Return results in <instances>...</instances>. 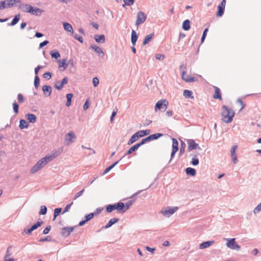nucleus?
Returning <instances> with one entry per match:
<instances>
[{"mask_svg":"<svg viewBox=\"0 0 261 261\" xmlns=\"http://www.w3.org/2000/svg\"><path fill=\"white\" fill-rule=\"evenodd\" d=\"M40 85V79L38 75H35L34 79V86L38 89Z\"/></svg>","mask_w":261,"mask_h":261,"instance_id":"obj_46","label":"nucleus"},{"mask_svg":"<svg viewBox=\"0 0 261 261\" xmlns=\"http://www.w3.org/2000/svg\"><path fill=\"white\" fill-rule=\"evenodd\" d=\"M183 95L186 98H194L193 96V92L189 90H185L184 91Z\"/></svg>","mask_w":261,"mask_h":261,"instance_id":"obj_37","label":"nucleus"},{"mask_svg":"<svg viewBox=\"0 0 261 261\" xmlns=\"http://www.w3.org/2000/svg\"><path fill=\"white\" fill-rule=\"evenodd\" d=\"M168 102L166 99H162L158 101L155 106V111L156 112L158 110L164 109L166 110L167 108Z\"/></svg>","mask_w":261,"mask_h":261,"instance_id":"obj_9","label":"nucleus"},{"mask_svg":"<svg viewBox=\"0 0 261 261\" xmlns=\"http://www.w3.org/2000/svg\"><path fill=\"white\" fill-rule=\"evenodd\" d=\"M261 211V202L258 204L254 209L253 213L254 214L258 213Z\"/></svg>","mask_w":261,"mask_h":261,"instance_id":"obj_52","label":"nucleus"},{"mask_svg":"<svg viewBox=\"0 0 261 261\" xmlns=\"http://www.w3.org/2000/svg\"><path fill=\"white\" fill-rule=\"evenodd\" d=\"M17 4L19 9L24 12L30 13L33 10V7L29 4L21 3V2Z\"/></svg>","mask_w":261,"mask_h":261,"instance_id":"obj_11","label":"nucleus"},{"mask_svg":"<svg viewBox=\"0 0 261 261\" xmlns=\"http://www.w3.org/2000/svg\"><path fill=\"white\" fill-rule=\"evenodd\" d=\"M135 201V199L129 200L124 204V210H125V211L130 207V206L133 204Z\"/></svg>","mask_w":261,"mask_h":261,"instance_id":"obj_42","label":"nucleus"},{"mask_svg":"<svg viewBox=\"0 0 261 261\" xmlns=\"http://www.w3.org/2000/svg\"><path fill=\"white\" fill-rule=\"evenodd\" d=\"M214 243V241H208L204 242L199 245V248L200 249H203L205 248H207L209 247L210 246H211L212 245H213Z\"/></svg>","mask_w":261,"mask_h":261,"instance_id":"obj_18","label":"nucleus"},{"mask_svg":"<svg viewBox=\"0 0 261 261\" xmlns=\"http://www.w3.org/2000/svg\"><path fill=\"white\" fill-rule=\"evenodd\" d=\"M43 223L42 222H39V221H38L35 224H34V225H33L31 228L33 230H35L37 228H38L39 227H40L42 224Z\"/></svg>","mask_w":261,"mask_h":261,"instance_id":"obj_50","label":"nucleus"},{"mask_svg":"<svg viewBox=\"0 0 261 261\" xmlns=\"http://www.w3.org/2000/svg\"><path fill=\"white\" fill-rule=\"evenodd\" d=\"M187 144H188V151H190L193 149H196L197 148L199 150L201 149L200 147L199 146L198 144L196 143L195 141L193 139H188L187 140Z\"/></svg>","mask_w":261,"mask_h":261,"instance_id":"obj_10","label":"nucleus"},{"mask_svg":"<svg viewBox=\"0 0 261 261\" xmlns=\"http://www.w3.org/2000/svg\"><path fill=\"white\" fill-rule=\"evenodd\" d=\"M228 241L226 245L227 246L233 250H239L241 249L240 246H239L235 241V239H227Z\"/></svg>","mask_w":261,"mask_h":261,"instance_id":"obj_7","label":"nucleus"},{"mask_svg":"<svg viewBox=\"0 0 261 261\" xmlns=\"http://www.w3.org/2000/svg\"><path fill=\"white\" fill-rule=\"evenodd\" d=\"M181 77H182V79L183 80H184L185 81L187 82H189V80H190V77H191V76L189 75H188L186 71H184L182 72V75H181Z\"/></svg>","mask_w":261,"mask_h":261,"instance_id":"obj_45","label":"nucleus"},{"mask_svg":"<svg viewBox=\"0 0 261 261\" xmlns=\"http://www.w3.org/2000/svg\"><path fill=\"white\" fill-rule=\"evenodd\" d=\"M47 213V208L45 205H42L40 207V210L39 211V214L44 215Z\"/></svg>","mask_w":261,"mask_h":261,"instance_id":"obj_48","label":"nucleus"},{"mask_svg":"<svg viewBox=\"0 0 261 261\" xmlns=\"http://www.w3.org/2000/svg\"><path fill=\"white\" fill-rule=\"evenodd\" d=\"M51 241V237L49 236H48L46 237L45 238L40 239L39 241L40 242H42Z\"/></svg>","mask_w":261,"mask_h":261,"instance_id":"obj_60","label":"nucleus"},{"mask_svg":"<svg viewBox=\"0 0 261 261\" xmlns=\"http://www.w3.org/2000/svg\"><path fill=\"white\" fill-rule=\"evenodd\" d=\"M18 101L19 103H23L24 101V98L23 95L19 93L17 95Z\"/></svg>","mask_w":261,"mask_h":261,"instance_id":"obj_59","label":"nucleus"},{"mask_svg":"<svg viewBox=\"0 0 261 261\" xmlns=\"http://www.w3.org/2000/svg\"><path fill=\"white\" fill-rule=\"evenodd\" d=\"M177 210L178 207L177 206H174L172 208L170 207H167L163 208L161 211V213L165 217L168 218L176 212Z\"/></svg>","mask_w":261,"mask_h":261,"instance_id":"obj_3","label":"nucleus"},{"mask_svg":"<svg viewBox=\"0 0 261 261\" xmlns=\"http://www.w3.org/2000/svg\"><path fill=\"white\" fill-rule=\"evenodd\" d=\"M63 24L64 29L65 31L71 33L72 34L73 33V29L72 25L70 24H69L68 22H63Z\"/></svg>","mask_w":261,"mask_h":261,"instance_id":"obj_23","label":"nucleus"},{"mask_svg":"<svg viewBox=\"0 0 261 261\" xmlns=\"http://www.w3.org/2000/svg\"><path fill=\"white\" fill-rule=\"evenodd\" d=\"M19 127L20 129H23L28 128L29 126V122L24 119H21L20 120Z\"/></svg>","mask_w":261,"mask_h":261,"instance_id":"obj_33","label":"nucleus"},{"mask_svg":"<svg viewBox=\"0 0 261 261\" xmlns=\"http://www.w3.org/2000/svg\"><path fill=\"white\" fill-rule=\"evenodd\" d=\"M237 145H233L231 147L230 153L232 157V160L234 164H236L238 161L237 155L236 153V150L237 149Z\"/></svg>","mask_w":261,"mask_h":261,"instance_id":"obj_13","label":"nucleus"},{"mask_svg":"<svg viewBox=\"0 0 261 261\" xmlns=\"http://www.w3.org/2000/svg\"><path fill=\"white\" fill-rule=\"evenodd\" d=\"M75 136L73 132H69L65 136V141H69L70 143H72L73 141L72 140L73 138H75Z\"/></svg>","mask_w":261,"mask_h":261,"instance_id":"obj_20","label":"nucleus"},{"mask_svg":"<svg viewBox=\"0 0 261 261\" xmlns=\"http://www.w3.org/2000/svg\"><path fill=\"white\" fill-rule=\"evenodd\" d=\"M42 91L45 96H49L50 95L52 92V88L48 85H44L42 88Z\"/></svg>","mask_w":261,"mask_h":261,"instance_id":"obj_16","label":"nucleus"},{"mask_svg":"<svg viewBox=\"0 0 261 261\" xmlns=\"http://www.w3.org/2000/svg\"><path fill=\"white\" fill-rule=\"evenodd\" d=\"M119 163V161L115 162L112 165L107 168L103 172V174H106L109 171H110L112 168H113L118 163Z\"/></svg>","mask_w":261,"mask_h":261,"instance_id":"obj_44","label":"nucleus"},{"mask_svg":"<svg viewBox=\"0 0 261 261\" xmlns=\"http://www.w3.org/2000/svg\"><path fill=\"white\" fill-rule=\"evenodd\" d=\"M186 173L187 175L195 176L196 174V171L195 169L191 167H188L186 169Z\"/></svg>","mask_w":261,"mask_h":261,"instance_id":"obj_29","label":"nucleus"},{"mask_svg":"<svg viewBox=\"0 0 261 261\" xmlns=\"http://www.w3.org/2000/svg\"><path fill=\"white\" fill-rule=\"evenodd\" d=\"M43 12V11L40 9V8H34L33 7V10L32 11H31V12H30L29 13L31 14H33V15H40Z\"/></svg>","mask_w":261,"mask_h":261,"instance_id":"obj_30","label":"nucleus"},{"mask_svg":"<svg viewBox=\"0 0 261 261\" xmlns=\"http://www.w3.org/2000/svg\"><path fill=\"white\" fill-rule=\"evenodd\" d=\"M74 230L73 227H65L62 229L61 233L65 237L69 236Z\"/></svg>","mask_w":261,"mask_h":261,"instance_id":"obj_14","label":"nucleus"},{"mask_svg":"<svg viewBox=\"0 0 261 261\" xmlns=\"http://www.w3.org/2000/svg\"><path fill=\"white\" fill-rule=\"evenodd\" d=\"M138 39V36L137 33L135 30H132L131 33V42L133 45L135 46L136 45V42Z\"/></svg>","mask_w":261,"mask_h":261,"instance_id":"obj_21","label":"nucleus"},{"mask_svg":"<svg viewBox=\"0 0 261 261\" xmlns=\"http://www.w3.org/2000/svg\"><path fill=\"white\" fill-rule=\"evenodd\" d=\"M222 109V120L226 123L231 122L235 114L234 112L231 108L226 106H223Z\"/></svg>","mask_w":261,"mask_h":261,"instance_id":"obj_1","label":"nucleus"},{"mask_svg":"<svg viewBox=\"0 0 261 261\" xmlns=\"http://www.w3.org/2000/svg\"><path fill=\"white\" fill-rule=\"evenodd\" d=\"M99 84V80L95 77L93 79V84L94 87H96Z\"/></svg>","mask_w":261,"mask_h":261,"instance_id":"obj_62","label":"nucleus"},{"mask_svg":"<svg viewBox=\"0 0 261 261\" xmlns=\"http://www.w3.org/2000/svg\"><path fill=\"white\" fill-rule=\"evenodd\" d=\"M208 30L207 28H206L205 29H204V30L203 32L202 36L201 38V43H203L204 42L205 38L206 37V34H207V32H208Z\"/></svg>","mask_w":261,"mask_h":261,"instance_id":"obj_53","label":"nucleus"},{"mask_svg":"<svg viewBox=\"0 0 261 261\" xmlns=\"http://www.w3.org/2000/svg\"><path fill=\"white\" fill-rule=\"evenodd\" d=\"M214 89H215V94L213 96L214 98L215 99H221L222 97H221V94L220 90L219 88H218L217 87H215Z\"/></svg>","mask_w":261,"mask_h":261,"instance_id":"obj_28","label":"nucleus"},{"mask_svg":"<svg viewBox=\"0 0 261 261\" xmlns=\"http://www.w3.org/2000/svg\"><path fill=\"white\" fill-rule=\"evenodd\" d=\"M147 18V16L144 12L139 11L137 15V19L135 22V25L138 26L140 24L144 23Z\"/></svg>","mask_w":261,"mask_h":261,"instance_id":"obj_6","label":"nucleus"},{"mask_svg":"<svg viewBox=\"0 0 261 261\" xmlns=\"http://www.w3.org/2000/svg\"><path fill=\"white\" fill-rule=\"evenodd\" d=\"M47 164L42 158L32 167L31 170L32 173H35L40 170L42 168L44 167Z\"/></svg>","mask_w":261,"mask_h":261,"instance_id":"obj_5","label":"nucleus"},{"mask_svg":"<svg viewBox=\"0 0 261 261\" xmlns=\"http://www.w3.org/2000/svg\"><path fill=\"white\" fill-rule=\"evenodd\" d=\"M94 213H90L89 214L86 215L85 216V220L88 222L89 221V220H90L91 219L93 218V217H94Z\"/></svg>","mask_w":261,"mask_h":261,"instance_id":"obj_57","label":"nucleus"},{"mask_svg":"<svg viewBox=\"0 0 261 261\" xmlns=\"http://www.w3.org/2000/svg\"><path fill=\"white\" fill-rule=\"evenodd\" d=\"M58 62L59 63V68H63V69H62V70H64L68 67V64L66 63L65 59H63L62 61L59 60Z\"/></svg>","mask_w":261,"mask_h":261,"instance_id":"obj_25","label":"nucleus"},{"mask_svg":"<svg viewBox=\"0 0 261 261\" xmlns=\"http://www.w3.org/2000/svg\"><path fill=\"white\" fill-rule=\"evenodd\" d=\"M51 229V226L50 225H48L46 227V228L43 230V234H47L49 231H50Z\"/></svg>","mask_w":261,"mask_h":261,"instance_id":"obj_61","label":"nucleus"},{"mask_svg":"<svg viewBox=\"0 0 261 261\" xmlns=\"http://www.w3.org/2000/svg\"><path fill=\"white\" fill-rule=\"evenodd\" d=\"M141 146V145L139 143H137L136 144H135L134 146H132L126 152V153H125V154L121 159V160L124 157L125 155H128V154H131L134 151H136L138 148L139 147H140Z\"/></svg>","mask_w":261,"mask_h":261,"instance_id":"obj_17","label":"nucleus"},{"mask_svg":"<svg viewBox=\"0 0 261 261\" xmlns=\"http://www.w3.org/2000/svg\"><path fill=\"white\" fill-rule=\"evenodd\" d=\"M139 137H142L144 136L148 135L150 134V130L149 129L142 130L137 132Z\"/></svg>","mask_w":261,"mask_h":261,"instance_id":"obj_35","label":"nucleus"},{"mask_svg":"<svg viewBox=\"0 0 261 261\" xmlns=\"http://www.w3.org/2000/svg\"><path fill=\"white\" fill-rule=\"evenodd\" d=\"M90 48L93 49L95 52H96L99 56L103 58L105 56L104 52L102 49L99 46H96L95 45H92L90 46Z\"/></svg>","mask_w":261,"mask_h":261,"instance_id":"obj_15","label":"nucleus"},{"mask_svg":"<svg viewBox=\"0 0 261 261\" xmlns=\"http://www.w3.org/2000/svg\"><path fill=\"white\" fill-rule=\"evenodd\" d=\"M186 144L185 143L181 141V146H180V155L182 154L184 151H185V146Z\"/></svg>","mask_w":261,"mask_h":261,"instance_id":"obj_56","label":"nucleus"},{"mask_svg":"<svg viewBox=\"0 0 261 261\" xmlns=\"http://www.w3.org/2000/svg\"><path fill=\"white\" fill-rule=\"evenodd\" d=\"M124 4L123 5V7H125V5L130 6L134 4L135 0H123Z\"/></svg>","mask_w":261,"mask_h":261,"instance_id":"obj_49","label":"nucleus"},{"mask_svg":"<svg viewBox=\"0 0 261 261\" xmlns=\"http://www.w3.org/2000/svg\"><path fill=\"white\" fill-rule=\"evenodd\" d=\"M43 77L47 79H50L51 77V73L49 72H47L43 74Z\"/></svg>","mask_w":261,"mask_h":261,"instance_id":"obj_63","label":"nucleus"},{"mask_svg":"<svg viewBox=\"0 0 261 261\" xmlns=\"http://www.w3.org/2000/svg\"><path fill=\"white\" fill-rule=\"evenodd\" d=\"M94 39L98 43H99V42L105 43V41H106L105 36L104 35H95L94 36Z\"/></svg>","mask_w":261,"mask_h":261,"instance_id":"obj_26","label":"nucleus"},{"mask_svg":"<svg viewBox=\"0 0 261 261\" xmlns=\"http://www.w3.org/2000/svg\"><path fill=\"white\" fill-rule=\"evenodd\" d=\"M119 219L116 218H113L111 219L108 223L105 225V228L107 229L110 227L112 225L118 222Z\"/></svg>","mask_w":261,"mask_h":261,"instance_id":"obj_24","label":"nucleus"},{"mask_svg":"<svg viewBox=\"0 0 261 261\" xmlns=\"http://www.w3.org/2000/svg\"><path fill=\"white\" fill-rule=\"evenodd\" d=\"M4 2V9L10 8L15 6H17L18 3L21 2L20 0H5L2 1Z\"/></svg>","mask_w":261,"mask_h":261,"instance_id":"obj_8","label":"nucleus"},{"mask_svg":"<svg viewBox=\"0 0 261 261\" xmlns=\"http://www.w3.org/2000/svg\"><path fill=\"white\" fill-rule=\"evenodd\" d=\"M182 29L185 31H188L190 29V21L189 19L185 20L182 24Z\"/></svg>","mask_w":261,"mask_h":261,"instance_id":"obj_31","label":"nucleus"},{"mask_svg":"<svg viewBox=\"0 0 261 261\" xmlns=\"http://www.w3.org/2000/svg\"><path fill=\"white\" fill-rule=\"evenodd\" d=\"M26 118L30 123H35L37 120V118L35 115L33 114H28L26 115Z\"/></svg>","mask_w":261,"mask_h":261,"instance_id":"obj_19","label":"nucleus"},{"mask_svg":"<svg viewBox=\"0 0 261 261\" xmlns=\"http://www.w3.org/2000/svg\"><path fill=\"white\" fill-rule=\"evenodd\" d=\"M50 54L53 58H55L56 59L60 57V54L58 51H51Z\"/></svg>","mask_w":261,"mask_h":261,"instance_id":"obj_47","label":"nucleus"},{"mask_svg":"<svg viewBox=\"0 0 261 261\" xmlns=\"http://www.w3.org/2000/svg\"><path fill=\"white\" fill-rule=\"evenodd\" d=\"M13 108L14 112L16 114L18 113L19 106L15 101L13 103Z\"/></svg>","mask_w":261,"mask_h":261,"instance_id":"obj_51","label":"nucleus"},{"mask_svg":"<svg viewBox=\"0 0 261 261\" xmlns=\"http://www.w3.org/2000/svg\"><path fill=\"white\" fill-rule=\"evenodd\" d=\"M20 14L16 15L11 22L10 25L13 26L15 25L19 21L20 19Z\"/></svg>","mask_w":261,"mask_h":261,"instance_id":"obj_39","label":"nucleus"},{"mask_svg":"<svg viewBox=\"0 0 261 261\" xmlns=\"http://www.w3.org/2000/svg\"><path fill=\"white\" fill-rule=\"evenodd\" d=\"M163 134H161V133L152 134L151 135H149L147 137L142 139L141 140V141L140 142H139V143L141 145V146H142V145L144 144L146 142H149V141H152L154 140L158 139L160 137L163 136Z\"/></svg>","mask_w":261,"mask_h":261,"instance_id":"obj_4","label":"nucleus"},{"mask_svg":"<svg viewBox=\"0 0 261 261\" xmlns=\"http://www.w3.org/2000/svg\"><path fill=\"white\" fill-rule=\"evenodd\" d=\"M115 210L120 212L121 213L125 212L124 203L120 202L115 204H109L106 207V210L108 213H111Z\"/></svg>","mask_w":261,"mask_h":261,"instance_id":"obj_2","label":"nucleus"},{"mask_svg":"<svg viewBox=\"0 0 261 261\" xmlns=\"http://www.w3.org/2000/svg\"><path fill=\"white\" fill-rule=\"evenodd\" d=\"M225 7L221 6L219 5L218 6V12H217L216 15L218 17L222 16L224 12Z\"/></svg>","mask_w":261,"mask_h":261,"instance_id":"obj_34","label":"nucleus"},{"mask_svg":"<svg viewBox=\"0 0 261 261\" xmlns=\"http://www.w3.org/2000/svg\"><path fill=\"white\" fill-rule=\"evenodd\" d=\"M73 204V202H71L70 204H67L64 209L62 214L67 212L71 207V206Z\"/></svg>","mask_w":261,"mask_h":261,"instance_id":"obj_55","label":"nucleus"},{"mask_svg":"<svg viewBox=\"0 0 261 261\" xmlns=\"http://www.w3.org/2000/svg\"><path fill=\"white\" fill-rule=\"evenodd\" d=\"M153 36H154V33L150 34L146 36L144 38V40L143 42V44L145 45V44L148 43L150 41L151 39L153 37Z\"/></svg>","mask_w":261,"mask_h":261,"instance_id":"obj_36","label":"nucleus"},{"mask_svg":"<svg viewBox=\"0 0 261 261\" xmlns=\"http://www.w3.org/2000/svg\"><path fill=\"white\" fill-rule=\"evenodd\" d=\"M68 78L65 77L61 81H56L55 83L54 87L56 89L60 90L63 88L64 85L68 83Z\"/></svg>","mask_w":261,"mask_h":261,"instance_id":"obj_12","label":"nucleus"},{"mask_svg":"<svg viewBox=\"0 0 261 261\" xmlns=\"http://www.w3.org/2000/svg\"><path fill=\"white\" fill-rule=\"evenodd\" d=\"M139 138L140 137H139V135H138L137 133L136 132L129 139L127 144L128 145H130V144H133V143H134L135 142L137 141Z\"/></svg>","mask_w":261,"mask_h":261,"instance_id":"obj_27","label":"nucleus"},{"mask_svg":"<svg viewBox=\"0 0 261 261\" xmlns=\"http://www.w3.org/2000/svg\"><path fill=\"white\" fill-rule=\"evenodd\" d=\"M199 153H195L194 154H191L190 156H192V161H191V164L193 166H197L198 165L199 161V159L196 158V156L199 155Z\"/></svg>","mask_w":261,"mask_h":261,"instance_id":"obj_22","label":"nucleus"},{"mask_svg":"<svg viewBox=\"0 0 261 261\" xmlns=\"http://www.w3.org/2000/svg\"><path fill=\"white\" fill-rule=\"evenodd\" d=\"M84 192V189H83L82 190H81L80 192H77L75 194V196H74V197L73 198V199L74 200L76 199L77 198H79V197H80L81 196H82V194H83Z\"/></svg>","mask_w":261,"mask_h":261,"instance_id":"obj_58","label":"nucleus"},{"mask_svg":"<svg viewBox=\"0 0 261 261\" xmlns=\"http://www.w3.org/2000/svg\"><path fill=\"white\" fill-rule=\"evenodd\" d=\"M73 97V94L71 93H69L66 95V98H67V102L66 103V106L67 107H69L71 105V99Z\"/></svg>","mask_w":261,"mask_h":261,"instance_id":"obj_41","label":"nucleus"},{"mask_svg":"<svg viewBox=\"0 0 261 261\" xmlns=\"http://www.w3.org/2000/svg\"><path fill=\"white\" fill-rule=\"evenodd\" d=\"M62 208H56L54 210V218L53 220L54 221L56 217L60 215L61 213Z\"/></svg>","mask_w":261,"mask_h":261,"instance_id":"obj_43","label":"nucleus"},{"mask_svg":"<svg viewBox=\"0 0 261 261\" xmlns=\"http://www.w3.org/2000/svg\"><path fill=\"white\" fill-rule=\"evenodd\" d=\"M49 43V42L47 41V40H45L42 42H41L39 44V48H42L43 47H44V46L46 45L47 44H48Z\"/></svg>","mask_w":261,"mask_h":261,"instance_id":"obj_64","label":"nucleus"},{"mask_svg":"<svg viewBox=\"0 0 261 261\" xmlns=\"http://www.w3.org/2000/svg\"><path fill=\"white\" fill-rule=\"evenodd\" d=\"M54 156L51 154H48L45 155L44 158H43V160H44V162L47 164L48 162H49L53 161L54 159H55Z\"/></svg>","mask_w":261,"mask_h":261,"instance_id":"obj_38","label":"nucleus"},{"mask_svg":"<svg viewBox=\"0 0 261 261\" xmlns=\"http://www.w3.org/2000/svg\"><path fill=\"white\" fill-rule=\"evenodd\" d=\"M73 37L76 40H77L80 42H81V43L83 42V38L81 36H80V35H79L78 34H74Z\"/></svg>","mask_w":261,"mask_h":261,"instance_id":"obj_54","label":"nucleus"},{"mask_svg":"<svg viewBox=\"0 0 261 261\" xmlns=\"http://www.w3.org/2000/svg\"><path fill=\"white\" fill-rule=\"evenodd\" d=\"M63 151V148L60 147L58 149L54 150L51 152V154L54 156L55 158L57 157L58 155H59Z\"/></svg>","mask_w":261,"mask_h":261,"instance_id":"obj_32","label":"nucleus"},{"mask_svg":"<svg viewBox=\"0 0 261 261\" xmlns=\"http://www.w3.org/2000/svg\"><path fill=\"white\" fill-rule=\"evenodd\" d=\"M172 149L178 150V143L177 140L175 138H172Z\"/></svg>","mask_w":261,"mask_h":261,"instance_id":"obj_40","label":"nucleus"}]
</instances>
